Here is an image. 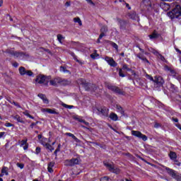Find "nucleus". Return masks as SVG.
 I'll list each match as a JSON object with an SVG mask.
<instances>
[{
	"label": "nucleus",
	"mask_w": 181,
	"mask_h": 181,
	"mask_svg": "<svg viewBox=\"0 0 181 181\" xmlns=\"http://www.w3.org/2000/svg\"><path fill=\"white\" fill-rule=\"evenodd\" d=\"M136 57L140 59V60H142V62H144V63H148V64H151V63L149 62L148 59H146V57H145V56H144L143 54L139 53V54H136Z\"/></svg>",
	"instance_id": "nucleus-18"
},
{
	"label": "nucleus",
	"mask_w": 181,
	"mask_h": 181,
	"mask_svg": "<svg viewBox=\"0 0 181 181\" xmlns=\"http://www.w3.org/2000/svg\"><path fill=\"white\" fill-rule=\"evenodd\" d=\"M74 119H76V121H78V122H83L87 127H88V125H90V123H88V122H86V120L81 119L80 117H74Z\"/></svg>",
	"instance_id": "nucleus-29"
},
{
	"label": "nucleus",
	"mask_w": 181,
	"mask_h": 181,
	"mask_svg": "<svg viewBox=\"0 0 181 181\" xmlns=\"http://www.w3.org/2000/svg\"><path fill=\"white\" fill-rule=\"evenodd\" d=\"M145 77H146V78H147L148 80H150V81H154L153 77H152V76H151V75H149V74H146L145 75Z\"/></svg>",
	"instance_id": "nucleus-42"
},
{
	"label": "nucleus",
	"mask_w": 181,
	"mask_h": 181,
	"mask_svg": "<svg viewBox=\"0 0 181 181\" xmlns=\"http://www.w3.org/2000/svg\"><path fill=\"white\" fill-rule=\"evenodd\" d=\"M62 81V78L56 77L54 79L49 81L50 86H54V87H57V84H60Z\"/></svg>",
	"instance_id": "nucleus-13"
},
{
	"label": "nucleus",
	"mask_w": 181,
	"mask_h": 181,
	"mask_svg": "<svg viewBox=\"0 0 181 181\" xmlns=\"http://www.w3.org/2000/svg\"><path fill=\"white\" fill-rule=\"evenodd\" d=\"M108 32V26L107 25H103L100 28V38L99 39H103L104 36H106L105 33Z\"/></svg>",
	"instance_id": "nucleus-16"
},
{
	"label": "nucleus",
	"mask_w": 181,
	"mask_h": 181,
	"mask_svg": "<svg viewBox=\"0 0 181 181\" xmlns=\"http://www.w3.org/2000/svg\"><path fill=\"white\" fill-rule=\"evenodd\" d=\"M97 110L98 112H100L103 117H108V109H107V107H100L98 108Z\"/></svg>",
	"instance_id": "nucleus-17"
},
{
	"label": "nucleus",
	"mask_w": 181,
	"mask_h": 181,
	"mask_svg": "<svg viewBox=\"0 0 181 181\" xmlns=\"http://www.w3.org/2000/svg\"><path fill=\"white\" fill-rule=\"evenodd\" d=\"M71 82L67 79H63L61 78V81L59 82V84L61 86H69Z\"/></svg>",
	"instance_id": "nucleus-26"
},
{
	"label": "nucleus",
	"mask_w": 181,
	"mask_h": 181,
	"mask_svg": "<svg viewBox=\"0 0 181 181\" xmlns=\"http://www.w3.org/2000/svg\"><path fill=\"white\" fill-rule=\"evenodd\" d=\"M168 156L171 160L177 159V154H176V152L174 151H170Z\"/></svg>",
	"instance_id": "nucleus-21"
},
{
	"label": "nucleus",
	"mask_w": 181,
	"mask_h": 181,
	"mask_svg": "<svg viewBox=\"0 0 181 181\" xmlns=\"http://www.w3.org/2000/svg\"><path fill=\"white\" fill-rule=\"evenodd\" d=\"M6 169H8V168L4 167V168L1 169V173H5V175H6V176H8V171L6 170Z\"/></svg>",
	"instance_id": "nucleus-44"
},
{
	"label": "nucleus",
	"mask_w": 181,
	"mask_h": 181,
	"mask_svg": "<svg viewBox=\"0 0 181 181\" xmlns=\"http://www.w3.org/2000/svg\"><path fill=\"white\" fill-rule=\"evenodd\" d=\"M129 18H130V19H135V18H136V13H129Z\"/></svg>",
	"instance_id": "nucleus-43"
},
{
	"label": "nucleus",
	"mask_w": 181,
	"mask_h": 181,
	"mask_svg": "<svg viewBox=\"0 0 181 181\" xmlns=\"http://www.w3.org/2000/svg\"><path fill=\"white\" fill-rule=\"evenodd\" d=\"M117 22L118 23L120 29L122 30H125V29H127V24L128 23L127 21L117 18Z\"/></svg>",
	"instance_id": "nucleus-11"
},
{
	"label": "nucleus",
	"mask_w": 181,
	"mask_h": 181,
	"mask_svg": "<svg viewBox=\"0 0 181 181\" xmlns=\"http://www.w3.org/2000/svg\"><path fill=\"white\" fill-rule=\"evenodd\" d=\"M104 165L106 166L109 172H111L112 173H115L116 175H119V173H121V170L117 168L114 164H111L110 163H104Z\"/></svg>",
	"instance_id": "nucleus-4"
},
{
	"label": "nucleus",
	"mask_w": 181,
	"mask_h": 181,
	"mask_svg": "<svg viewBox=\"0 0 181 181\" xmlns=\"http://www.w3.org/2000/svg\"><path fill=\"white\" fill-rule=\"evenodd\" d=\"M62 105H63V107H64V108H69V109H71L74 107L73 105H66L64 103Z\"/></svg>",
	"instance_id": "nucleus-50"
},
{
	"label": "nucleus",
	"mask_w": 181,
	"mask_h": 181,
	"mask_svg": "<svg viewBox=\"0 0 181 181\" xmlns=\"http://www.w3.org/2000/svg\"><path fill=\"white\" fill-rule=\"evenodd\" d=\"M37 124H39V121H37L35 123L33 122L30 125V128H31L32 129H33V127H35V125H37Z\"/></svg>",
	"instance_id": "nucleus-48"
},
{
	"label": "nucleus",
	"mask_w": 181,
	"mask_h": 181,
	"mask_svg": "<svg viewBox=\"0 0 181 181\" xmlns=\"http://www.w3.org/2000/svg\"><path fill=\"white\" fill-rule=\"evenodd\" d=\"M122 2L124 3V4L126 5V8H128L129 9H131V6H129V4L128 3H126L125 1H122Z\"/></svg>",
	"instance_id": "nucleus-57"
},
{
	"label": "nucleus",
	"mask_w": 181,
	"mask_h": 181,
	"mask_svg": "<svg viewBox=\"0 0 181 181\" xmlns=\"http://www.w3.org/2000/svg\"><path fill=\"white\" fill-rule=\"evenodd\" d=\"M173 121L174 122H179V119L173 117Z\"/></svg>",
	"instance_id": "nucleus-62"
},
{
	"label": "nucleus",
	"mask_w": 181,
	"mask_h": 181,
	"mask_svg": "<svg viewBox=\"0 0 181 181\" xmlns=\"http://www.w3.org/2000/svg\"><path fill=\"white\" fill-rule=\"evenodd\" d=\"M105 62L108 63L109 65L111 66V67H117V62L114 60V59L109 57H105Z\"/></svg>",
	"instance_id": "nucleus-14"
},
{
	"label": "nucleus",
	"mask_w": 181,
	"mask_h": 181,
	"mask_svg": "<svg viewBox=\"0 0 181 181\" xmlns=\"http://www.w3.org/2000/svg\"><path fill=\"white\" fill-rule=\"evenodd\" d=\"M38 97L40 98H41V100H42L43 103L45 104H49V100L47 99V98L46 97V95L43 94V93H39L38 94Z\"/></svg>",
	"instance_id": "nucleus-19"
},
{
	"label": "nucleus",
	"mask_w": 181,
	"mask_h": 181,
	"mask_svg": "<svg viewBox=\"0 0 181 181\" xmlns=\"http://www.w3.org/2000/svg\"><path fill=\"white\" fill-rule=\"evenodd\" d=\"M4 135H5V132H0V138H2V136H4Z\"/></svg>",
	"instance_id": "nucleus-64"
},
{
	"label": "nucleus",
	"mask_w": 181,
	"mask_h": 181,
	"mask_svg": "<svg viewBox=\"0 0 181 181\" xmlns=\"http://www.w3.org/2000/svg\"><path fill=\"white\" fill-rule=\"evenodd\" d=\"M86 1H87L88 4H90V5H93V6H94V5H95L94 4V2H93L92 0H86Z\"/></svg>",
	"instance_id": "nucleus-58"
},
{
	"label": "nucleus",
	"mask_w": 181,
	"mask_h": 181,
	"mask_svg": "<svg viewBox=\"0 0 181 181\" xmlns=\"http://www.w3.org/2000/svg\"><path fill=\"white\" fill-rule=\"evenodd\" d=\"M102 180H104V181H109L110 180V177L105 176V177H103L102 178Z\"/></svg>",
	"instance_id": "nucleus-59"
},
{
	"label": "nucleus",
	"mask_w": 181,
	"mask_h": 181,
	"mask_svg": "<svg viewBox=\"0 0 181 181\" xmlns=\"http://www.w3.org/2000/svg\"><path fill=\"white\" fill-rule=\"evenodd\" d=\"M170 90L171 91H173L174 93V91H177V87H176L175 85L173 84H170Z\"/></svg>",
	"instance_id": "nucleus-39"
},
{
	"label": "nucleus",
	"mask_w": 181,
	"mask_h": 181,
	"mask_svg": "<svg viewBox=\"0 0 181 181\" xmlns=\"http://www.w3.org/2000/svg\"><path fill=\"white\" fill-rule=\"evenodd\" d=\"M165 170L167 171V173L171 176V177H173L174 179L175 176H176V174L177 173V172L172 168H169L168 167H163Z\"/></svg>",
	"instance_id": "nucleus-15"
},
{
	"label": "nucleus",
	"mask_w": 181,
	"mask_h": 181,
	"mask_svg": "<svg viewBox=\"0 0 181 181\" xmlns=\"http://www.w3.org/2000/svg\"><path fill=\"white\" fill-rule=\"evenodd\" d=\"M60 148H62V144H59L56 150L60 152Z\"/></svg>",
	"instance_id": "nucleus-61"
},
{
	"label": "nucleus",
	"mask_w": 181,
	"mask_h": 181,
	"mask_svg": "<svg viewBox=\"0 0 181 181\" xmlns=\"http://www.w3.org/2000/svg\"><path fill=\"white\" fill-rule=\"evenodd\" d=\"M78 84H80L85 88L86 91H90V86H91V83H87L86 79L84 78H80L78 80Z\"/></svg>",
	"instance_id": "nucleus-7"
},
{
	"label": "nucleus",
	"mask_w": 181,
	"mask_h": 181,
	"mask_svg": "<svg viewBox=\"0 0 181 181\" xmlns=\"http://www.w3.org/2000/svg\"><path fill=\"white\" fill-rule=\"evenodd\" d=\"M45 148L46 149H49L51 152L54 151V148H53V146L49 144H45Z\"/></svg>",
	"instance_id": "nucleus-33"
},
{
	"label": "nucleus",
	"mask_w": 181,
	"mask_h": 181,
	"mask_svg": "<svg viewBox=\"0 0 181 181\" xmlns=\"http://www.w3.org/2000/svg\"><path fill=\"white\" fill-rule=\"evenodd\" d=\"M13 119H16L17 122H21V124H25V121L19 115H16L13 117Z\"/></svg>",
	"instance_id": "nucleus-27"
},
{
	"label": "nucleus",
	"mask_w": 181,
	"mask_h": 181,
	"mask_svg": "<svg viewBox=\"0 0 181 181\" xmlns=\"http://www.w3.org/2000/svg\"><path fill=\"white\" fill-rule=\"evenodd\" d=\"M117 110H118L122 115H124V109L122 108V107L117 105Z\"/></svg>",
	"instance_id": "nucleus-45"
},
{
	"label": "nucleus",
	"mask_w": 181,
	"mask_h": 181,
	"mask_svg": "<svg viewBox=\"0 0 181 181\" xmlns=\"http://www.w3.org/2000/svg\"><path fill=\"white\" fill-rule=\"evenodd\" d=\"M105 42L106 43H109L110 46H112L114 49H115L116 50H118V45H117L115 42H113L110 40H105Z\"/></svg>",
	"instance_id": "nucleus-28"
},
{
	"label": "nucleus",
	"mask_w": 181,
	"mask_h": 181,
	"mask_svg": "<svg viewBox=\"0 0 181 181\" xmlns=\"http://www.w3.org/2000/svg\"><path fill=\"white\" fill-rule=\"evenodd\" d=\"M49 80H50V76L44 75H38L35 78L36 83H38V84H44L45 86L49 84Z\"/></svg>",
	"instance_id": "nucleus-3"
},
{
	"label": "nucleus",
	"mask_w": 181,
	"mask_h": 181,
	"mask_svg": "<svg viewBox=\"0 0 181 181\" xmlns=\"http://www.w3.org/2000/svg\"><path fill=\"white\" fill-rule=\"evenodd\" d=\"M100 56L98 54H97V50H94L93 53L90 54L91 59H95V57H98Z\"/></svg>",
	"instance_id": "nucleus-36"
},
{
	"label": "nucleus",
	"mask_w": 181,
	"mask_h": 181,
	"mask_svg": "<svg viewBox=\"0 0 181 181\" xmlns=\"http://www.w3.org/2000/svg\"><path fill=\"white\" fill-rule=\"evenodd\" d=\"M80 163V159L73 158L70 160H66L65 164L66 166H74L75 165H78Z\"/></svg>",
	"instance_id": "nucleus-9"
},
{
	"label": "nucleus",
	"mask_w": 181,
	"mask_h": 181,
	"mask_svg": "<svg viewBox=\"0 0 181 181\" xmlns=\"http://www.w3.org/2000/svg\"><path fill=\"white\" fill-rule=\"evenodd\" d=\"M63 39H64V37H63V35H62V34L57 35V40L59 43H62V40H63Z\"/></svg>",
	"instance_id": "nucleus-40"
},
{
	"label": "nucleus",
	"mask_w": 181,
	"mask_h": 181,
	"mask_svg": "<svg viewBox=\"0 0 181 181\" xmlns=\"http://www.w3.org/2000/svg\"><path fill=\"white\" fill-rule=\"evenodd\" d=\"M7 53H8V54H11V56H13V57H23L26 56V53L23 52H16L12 49H8Z\"/></svg>",
	"instance_id": "nucleus-8"
},
{
	"label": "nucleus",
	"mask_w": 181,
	"mask_h": 181,
	"mask_svg": "<svg viewBox=\"0 0 181 181\" xmlns=\"http://www.w3.org/2000/svg\"><path fill=\"white\" fill-rule=\"evenodd\" d=\"M131 73L132 76H134V80H138V78H139V75H138V74H136L135 71L132 70Z\"/></svg>",
	"instance_id": "nucleus-32"
},
{
	"label": "nucleus",
	"mask_w": 181,
	"mask_h": 181,
	"mask_svg": "<svg viewBox=\"0 0 181 181\" xmlns=\"http://www.w3.org/2000/svg\"><path fill=\"white\" fill-rule=\"evenodd\" d=\"M65 135H66V136H70L71 138L74 139L75 142H80V139H78L77 137H76V136H74V134L71 133H65Z\"/></svg>",
	"instance_id": "nucleus-24"
},
{
	"label": "nucleus",
	"mask_w": 181,
	"mask_h": 181,
	"mask_svg": "<svg viewBox=\"0 0 181 181\" xmlns=\"http://www.w3.org/2000/svg\"><path fill=\"white\" fill-rule=\"evenodd\" d=\"M13 66L14 67H18V66H19V64H18V62H14V63L13 64Z\"/></svg>",
	"instance_id": "nucleus-63"
},
{
	"label": "nucleus",
	"mask_w": 181,
	"mask_h": 181,
	"mask_svg": "<svg viewBox=\"0 0 181 181\" xmlns=\"http://www.w3.org/2000/svg\"><path fill=\"white\" fill-rule=\"evenodd\" d=\"M109 118H110L112 121H118V115L115 112H111L109 115Z\"/></svg>",
	"instance_id": "nucleus-23"
},
{
	"label": "nucleus",
	"mask_w": 181,
	"mask_h": 181,
	"mask_svg": "<svg viewBox=\"0 0 181 181\" xmlns=\"http://www.w3.org/2000/svg\"><path fill=\"white\" fill-rule=\"evenodd\" d=\"M173 162H175V165H177V166H180L181 163L179 162V160H177V158H176L175 160H173Z\"/></svg>",
	"instance_id": "nucleus-49"
},
{
	"label": "nucleus",
	"mask_w": 181,
	"mask_h": 181,
	"mask_svg": "<svg viewBox=\"0 0 181 181\" xmlns=\"http://www.w3.org/2000/svg\"><path fill=\"white\" fill-rule=\"evenodd\" d=\"M148 51L153 53V54H155L156 56H158L159 54V52H158V51L155 50L153 48L148 49Z\"/></svg>",
	"instance_id": "nucleus-38"
},
{
	"label": "nucleus",
	"mask_w": 181,
	"mask_h": 181,
	"mask_svg": "<svg viewBox=\"0 0 181 181\" xmlns=\"http://www.w3.org/2000/svg\"><path fill=\"white\" fill-rule=\"evenodd\" d=\"M74 22H75V23H78L79 26H81L83 25L81 20L78 17L74 18Z\"/></svg>",
	"instance_id": "nucleus-31"
},
{
	"label": "nucleus",
	"mask_w": 181,
	"mask_h": 181,
	"mask_svg": "<svg viewBox=\"0 0 181 181\" xmlns=\"http://www.w3.org/2000/svg\"><path fill=\"white\" fill-rule=\"evenodd\" d=\"M168 16L170 19H177L181 16V8L180 7H176L173 9L171 11L168 13Z\"/></svg>",
	"instance_id": "nucleus-2"
},
{
	"label": "nucleus",
	"mask_w": 181,
	"mask_h": 181,
	"mask_svg": "<svg viewBox=\"0 0 181 181\" xmlns=\"http://www.w3.org/2000/svg\"><path fill=\"white\" fill-rule=\"evenodd\" d=\"M105 87L108 88V90L113 91V93H115V94H119V95H125V91L122 90L118 86H113L110 83H106Z\"/></svg>",
	"instance_id": "nucleus-1"
},
{
	"label": "nucleus",
	"mask_w": 181,
	"mask_h": 181,
	"mask_svg": "<svg viewBox=\"0 0 181 181\" xmlns=\"http://www.w3.org/2000/svg\"><path fill=\"white\" fill-rule=\"evenodd\" d=\"M60 71H63V73H70V71L67 70V68L63 66H60Z\"/></svg>",
	"instance_id": "nucleus-37"
},
{
	"label": "nucleus",
	"mask_w": 181,
	"mask_h": 181,
	"mask_svg": "<svg viewBox=\"0 0 181 181\" xmlns=\"http://www.w3.org/2000/svg\"><path fill=\"white\" fill-rule=\"evenodd\" d=\"M21 76H28V77H33V72L30 70H26L25 67L21 66L18 69Z\"/></svg>",
	"instance_id": "nucleus-6"
},
{
	"label": "nucleus",
	"mask_w": 181,
	"mask_h": 181,
	"mask_svg": "<svg viewBox=\"0 0 181 181\" xmlns=\"http://www.w3.org/2000/svg\"><path fill=\"white\" fill-rule=\"evenodd\" d=\"M53 166H54V163L49 162L48 164V168H53Z\"/></svg>",
	"instance_id": "nucleus-54"
},
{
	"label": "nucleus",
	"mask_w": 181,
	"mask_h": 181,
	"mask_svg": "<svg viewBox=\"0 0 181 181\" xmlns=\"http://www.w3.org/2000/svg\"><path fill=\"white\" fill-rule=\"evenodd\" d=\"M16 165H17L18 168H20V169H23V168H25V165L23 163H18Z\"/></svg>",
	"instance_id": "nucleus-47"
},
{
	"label": "nucleus",
	"mask_w": 181,
	"mask_h": 181,
	"mask_svg": "<svg viewBox=\"0 0 181 181\" xmlns=\"http://www.w3.org/2000/svg\"><path fill=\"white\" fill-rule=\"evenodd\" d=\"M47 170L49 173H52L53 172V167H47Z\"/></svg>",
	"instance_id": "nucleus-55"
},
{
	"label": "nucleus",
	"mask_w": 181,
	"mask_h": 181,
	"mask_svg": "<svg viewBox=\"0 0 181 181\" xmlns=\"http://www.w3.org/2000/svg\"><path fill=\"white\" fill-rule=\"evenodd\" d=\"M71 1H66V2L65 3V6H66V8H69V6H71Z\"/></svg>",
	"instance_id": "nucleus-53"
},
{
	"label": "nucleus",
	"mask_w": 181,
	"mask_h": 181,
	"mask_svg": "<svg viewBox=\"0 0 181 181\" xmlns=\"http://www.w3.org/2000/svg\"><path fill=\"white\" fill-rule=\"evenodd\" d=\"M132 135L136 136L137 138H140L141 139H143V141H148V137L145 134L141 133L139 131L132 130Z\"/></svg>",
	"instance_id": "nucleus-10"
},
{
	"label": "nucleus",
	"mask_w": 181,
	"mask_h": 181,
	"mask_svg": "<svg viewBox=\"0 0 181 181\" xmlns=\"http://www.w3.org/2000/svg\"><path fill=\"white\" fill-rule=\"evenodd\" d=\"M42 111H44V112H48V114H55V115H59V112H56L54 110L45 108L42 109Z\"/></svg>",
	"instance_id": "nucleus-22"
},
{
	"label": "nucleus",
	"mask_w": 181,
	"mask_h": 181,
	"mask_svg": "<svg viewBox=\"0 0 181 181\" xmlns=\"http://www.w3.org/2000/svg\"><path fill=\"white\" fill-rule=\"evenodd\" d=\"M122 69L123 70H127V71H132V69L129 68L128 65H127V64H123Z\"/></svg>",
	"instance_id": "nucleus-41"
},
{
	"label": "nucleus",
	"mask_w": 181,
	"mask_h": 181,
	"mask_svg": "<svg viewBox=\"0 0 181 181\" xmlns=\"http://www.w3.org/2000/svg\"><path fill=\"white\" fill-rule=\"evenodd\" d=\"M119 77H124L125 74H124V72H122V69H119Z\"/></svg>",
	"instance_id": "nucleus-46"
},
{
	"label": "nucleus",
	"mask_w": 181,
	"mask_h": 181,
	"mask_svg": "<svg viewBox=\"0 0 181 181\" xmlns=\"http://www.w3.org/2000/svg\"><path fill=\"white\" fill-rule=\"evenodd\" d=\"M89 87H90L89 91H95L97 90V86L95 84L90 83V86Z\"/></svg>",
	"instance_id": "nucleus-35"
},
{
	"label": "nucleus",
	"mask_w": 181,
	"mask_h": 181,
	"mask_svg": "<svg viewBox=\"0 0 181 181\" xmlns=\"http://www.w3.org/2000/svg\"><path fill=\"white\" fill-rule=\"evenodd\" d=\"M23 114L24 115H25L26 117H29L30 115V114H29V112H28V111L23 112Z\"/></svg>",
	"instance_id": "nucleus-60"
},
{
	"label": "nucleus",
	"mask_w": 181,
	"mask_h": 181,
	"mask_svg": "<svg viewBox=\"0 0 181 181\" xmlns=\"http://www.w3.org/2000/svg\"><path fill=\"white\" fill-rule=\"evenodd\" d=\"M174 179L176 180L177 181H181V174L177 173V174H175L174 177Z\"/></svg>",
	"instance_id": "nucleus-34"
},
{
	"label": "nucleus",
	"mask_w": 181,
	"mask_h": 181,
	"mask_svg": "<svg viewBox=\"0 0 181 181\" xmlns=\"http://www.w3.org/2000/svg\"><path fill=\"white\" fill-rule=\"evenodd\" d=\"M70 54H71V56H72L74 59L77 62V63H79V64H81V65L83 64V62L81 61L78 60V59H77V56H76V54H74V52H71Z\"/></svg>",
	"instance_id": "nucleus-30"
},
{
	"label": "nucleus",
	"mask_w": 181,
	"mask_h": 181,
	"mask_svg": "<svg viewBox=\"0 0 181 181\" xmlns=\"http://www.w3.org/2000/svg\"><path fill=\"white\" fill-rule=\"evenodd\" d=\"M20 146H23L24 151H27L28 148H29V144H28V140H22L21 141H20Z\"/></svg>",
	"instance_id": "nucleus-20"
},
{
	"label": "nucleus",
	"mask_w": 181,
	"mask_h": 181,
	"mask_svg": "<svg viewBox=\"0 0 181 181\" xmlns=\"http://www.w3.org/2000/svg\"><path fill=\"white\" fill-rule=\"evenodd\" d=\"M40 151H41L40 147H37L36 149H35L36 155H39V153H40Z\"/></svg>",
	"instance_id": "nucleus-51"
},
{
	"label": "nucleus",
	"mask_w": 181,
	"mask_h": 181,
	"mask_svg": "<svg viewBox=\"0 0 181 181\" xmlns=\"http://www.w3.org/2000/svg\"><path fill=\"white\" fill-rule=\"evenodd\" d=\"M5 127H6L7 128H9V127H13V124H12V123L10 122H7L5 124Z\"/></svg>",
	"instance_id": "nucleus-52"
},
{
	"label": "nucleus",
	"mask_w": 181,
	"mask_h": 181,
	"mask_svg": "<svg viewBox=\"0 0 181 181\" xmlns=\"http://www.w3.org/2000/svg\"><path fill=\"white\" fill-rule=\"evenodd\" d=\"M142 11H151L152 8V2L151 0H143L140 4Z\"/></svg>",
	"instance_id": "nucleus-5"
},
{
	"label": "nucleus",
	"mask_w": 181,
	"mask_h": 181,
	"mask_svg": "<svg viewBox=\"0 0 181 181\" xmlns=\"http://www.w3.org/2000/svg\"><path fill=\"white\" fill-rule=\"evenodd\" d=\"M160 36V35H159V33H156V31L154 30L151 35H148V37H150V39H158Z\"/></svg>",
	"instance_id": "nucleus-25"
},
{
	"label": "nucleus",
	"mask_w": 181,
	"mask_h": 181,
	"mask_svg": "<svg viewBox=\"0 0 181 181\" xmlns=\"http://www.w3.org/2000/svg\"><path fill=\"white\" fill-rule=\"evenodd\" d=\"M153 83H156L158 87H160L161 86H163L165 81H163V78L161 76H155Z\"/></svg>",
	"instance_id": "nucleus-12"
},
{
	"label": "nucleus",
	"mask_w": 181,
	"mask_h": 181,
	"mask_svg": "<svg viewBox=\"0 0 181 181\" xmlns=\"http://www.w3.org/2000/svg\"><path fill=\"white\" fill-rule=\"evenodd\" d=\"M160 127V124L156 122L154 124V128H159Z\"/></svg>",
	"instance_id": "nucleus-56"
}]
</instances>
